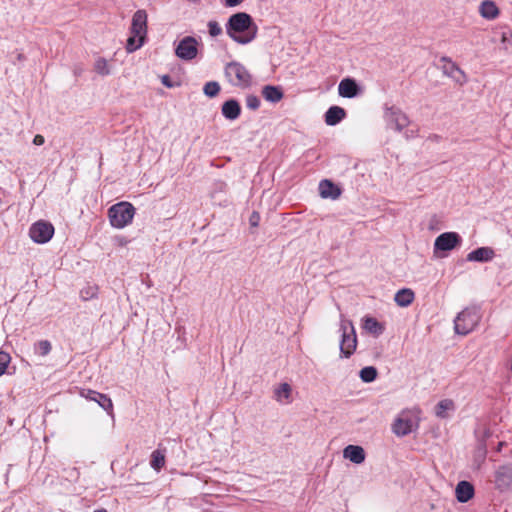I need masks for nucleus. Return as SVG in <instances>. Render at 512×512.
<instances>
[{
    "instance_id": "1",
    "label": "nucleus",
    "mask_w": 512,
    "mask_h": 512,
    "mask_svg": "<svg viewBox=\"0 0 512 512\" xmlns=\"http://www.w3.org/2000/svg\"><path fill=\"white\" fill-rule=\"evenodd\" d=\"M228 36L239 44H248L257 34V26L252 17L245 12H238L230 16L226 24Z\"/></svg>"
},
{
    "instance_id": "2",
    "label": "nucleus",
    "mask_w": 512,
    "mask_h": 512,
    "mask_svg": "<svg viewBox=\"0 0 512 512\" xmlns=\"http://www.w3.org/2000/svg\"><path fill=\"white\" fill-rule=\"evenodd\" d=\"M339 331L341 332L340 357L350 358L356 351L358 341L353 322L346 319L343 314L340 315Z\"/></svg>"
},
{
    "instance_id": "3",
    "label": "nucleus",
    "mask_w": 512,
    "mask_h": 512,
    "mask_svg": "<svg viewBox=\"0 0 512 512\" xmlns=\"http://www.w3.org/2000/svg\"><path fill=\"white\" fill-rule=\"evenodd\" d=\"M224 74L227 81L234 87L246 89L252 85V75L248 69L237 61L226 64Z\"/></svg>"
},
{
    "instance_id": "4",
    "label": "nucleus",
    "mask_w": 512,
    "mask_h": 512,
    "mask_svg": "<svg viewBox=\"0 0 512 512\" xmlns=\"http://www.w3.org/2000/svg\"><path fill=\"white\" fill-rule=\"evenodd\" d=\"M135 215V208L129 202H119L108 209V217L112 227L122 229L129 225Z\"/></svg>"
},
{
    "instance_id": "5",
    "label": "nucleus",
    "mask_w": 512,
    "mask_h": 512,
    "mask_svg": "<svg viewBox=\"0 0 512 512\" xmlns=\"http://www.w3.org/2000/svg\"><path fill=\"white\" fill-rule=\"evenodd\" d=\"M480 320L476 308H466L454 320V329L457 334L467 335L477 326Z\"/></svg>"
},
{
    "instance_id": "6",
    "label": "nucleus",
    "mask_w": 512,
    "mask_h": 512,
    "mask_svg": "<svg viewBox=\"0 0 512 512\" xmlns=\"http://www.w3.org/2000/svg\"><path fill=\"white\" fill-rule=\"evenodd\" d=\"M418 420L410 412H402L394 421L392 431L399 437L406 436L418 428Z\"/></svg>"
},
{
    "instance_id": "7",
    "label": "nucleus",
    "mask_w": 512,
    "mask_h": 512,
    "mask_svg": "<svg viewBox=\"0 0 512 512\" xmlns=\"http://www.w3.org/2000/svg\"><path fill=\"white\" fill-rule=\"evenodd\" d=\"M54 235V227L46 221H38L29 229L30 238L38 244L47 243Z\"/></svg>"
},
{
    "instance_id": "8",
    "label": "nucleus",
    "mask_w": 512,
    "mask_h": 512,
    "mask_svg": "<svg viewBox=\"0 0 512 512\" xmlns=\"http://www.w3.org/2000/svg\"><path fill=\"white\" fill-rule=\"evenodd\" d=\"M175 54L181 60H193L198 54V41L192 36L184 37L176 46Z\"/></svg>"
},
{
    "instance_id": "9",
    "label": "nucleus",
    "mask_w": 512,
    "mask_h": 512,
    "mask_svg": "<svg viewBox=\"0 0 512 512\" xmlns=\"http://www.w3.org/2000/svg\"><path fill=\"white\" fill-rule=\"evenodd\" d=\"M384 117L387 125L399 132L409 125V119L407 115L401 109L395 106L386 108Z\"/></svg>"
},
{
    "instance_id": "10",
    "label": "nucleus",
    "mask_w": 512,
    "mask_h": 512,
    "mask_svg": "<svg viewBox=\"0 0 512 512\" xmlns=\"http://www.w3.org/2000/svg\"><path fill=\"white\" fill-rule=\"evenodd\" d=\"M462 242L461 236L456 232H444L434 242V252L451 251Z\"/></svg>"
},
{
    "instance_id": "11",
    "label": "nucleus",
    "mask_w": 512,
    "mask_h": 512,
    "mask_svg": "<svg viewBox=\"0 0 512 512\" xmlns=\"http://www.w3.org/2000/svg\"><path fill=\"white\" fill-rule=\"evenodd\" d=\"M130 33L138 37L146 38L147 13L145 10H137L134 13L132 17Z\"/></svg>"
},
{
    "instance_id": "12",
    "label": "nucleus",
    "mask_w": 512,
    "mask_h": 512,
    "mask_svg": "<svg viewBox=\"0 0 512 512\" xmlns=\"http://www.w3.org/2000/svg\"><path fill=\"white\" fill-rule=\"evenodd\" d=\"M442 62H445L443 66V72L445 75L451 77L455 82L463 85L467 81V76L464 71L451 59L443 57Z\"/></svg>"
},
{
    "instance_id": "13",
    "label": "nucleus",
    "mask_w": 512,
    "mask_h": 512,
    "mask_svg": "<svg viewBox=\"0 0 512 512\" xmlns=\"http://www.w3.org/2000/svg\"><path fill=\"white\" fill-rule=\"evenodd\" d=\"M475 495L474 486L468 481H460L455 487V496L458 502L466 503Z\"/></svg>"
},
{
    "instance_id": "14",
    "label": "nucleus",
    "mask_w": 512,
    "mask_h": 512,
    "mask_svg": "<svg viewBox=\"0 0 512 512\" xmlns=\"http://www.w3.org/2000/svg\"><path fill=\"white\" fill-rule=\"evenodd\" d=\"M359 86L352 78H345L338 85V93L345 98H353L359 94Z\"/></svg>"
},
{
    "instance_id": "15",
    "label": "nucleus",
    "mask_w": 512,
    "mask_h": 512,
    "mask_svg": "<svg viewBox=\"0 0 512 512\" xmlns=\"http://www.w3.org/2000/svg\"><path fill=\"white\" fill-rule=\"evenodd\" d=\"M495 482L500 489L508 488L512 484V466L499 467L495 473Z\"/></svg>"
},
{
    "instance_id": "16",
    "label": "nucleus",
    "mask_w": 512,
    "mask_h": 512,
    "mask_svg": "<svg viewBox=\"0 0 512 512\" xmlns=\"http://www.w3.org/2000/svg\"><path fill=\"white\" fill-rule=\"evenodd\" d=\"M495 256V252L490 247L477 248L467 255V261L469 262H489Z\"/></svg>"
},
{
    "instance_id": "17",
    "label": "nucleus",
    "mask_w": 512,
    "mask_h": 512,
    "mask_svg": "<svg viewBox=\"0 0 512 512\" xmlns=\"http://www.w3.org/2000/svg\"><path fill=\"white\" fill-rule=\"evenodd\" d=\"M319 194L324 199H337L341 194V190L333 182L325 179L319 183Z\"/></svg>"
},
{
    "instance_id": "18",
    "label": "nucleus",
    "mask_w": 512,
    "mask_h": 512,
    "mask_svg": "<svg viewBox=\"0 0 512 512\" xmlns=\"http://www.w3.org/2000/svg\"><path fill=\"white\" fill-rule=\"evenodd\" d=\"M343 456L355 464H361L365 460V451L361 446L348 445L343 451Z\"/></svg>"
},
{
    "instance_id": "19",
    "label": "nucleus",
    "mask_w": 512,
    "mask_h": 512,
    "mask_svg": "<svg viewBox=\"0 0 512 512\" xmlns=\"http://www.w3.org/2000/svg\"><path fill=\"white\" fill-rule=\"evenodd\" d=\"M223 116L228 120H235L240 116L241 107L235 99L227 100L221 108Z\"/></svg>"
},
{
    "instance_id": "20",
    "label": "nucleus",
    "mask_w": 512,
    "mask_h": 512,
    "mask_svg": "<svg viewBox=\"0 0 512 512\" xmlns=\"http://www.w3.org/2000/svg\"><path fill=\"white\" fill-rule=\"evenodd\" d=\"M346 116V112L342 107L332 106L325 113V122L327 125L334 126L341 122Z\"/></svg>"
},
{
    "instance_id": "21",
    "label": "nucleus",
    "mask_w": 512,
    "mask_h": 512,
    "mask_svg": "<svg viewBox=\"0 0 512 512\" xmlns=\"http://www.w3.org/2000/svg\"><path fill=\"white\" fill-rule=\"evenodd\" d=\"M479 13L483 18L487 20H493L499 15V9L495 2L491 0H485L479 6Z\"/></svg>"
},
{
    "instance_id": "22",
    "label": "nucleus",
    "mask_w": 512,
    "mask_h": 512,
    "mask_svg": "<svg viewBox=\"0 0 512 512\" xmlns=\"http://www.w3.org/2000/svg\"><path fill=\"white\" fill-rule=\"evenodd\" d=\"M292 388L288 383H282L274 389V398L281 404H289L291 400Z\"/></svg>"
},
{
    "instance_id": "23",
    "label": "nucleus",
    "mask_w": 512,
    "mask_h": 512,
    "mask_svg": "<svg viewBox=\"0 0 512 512\" xmlns=\"http://www.w3.org/2000/svg\"><path fill=\"white\" fill-rule=\"evenodd\" d=\"M363 328L375 337L384 332V326L377 319L368 316L363 318Z\"/></svg>"
},
{
    "instance_id": "24",
    "label": "nucleus",
    "mask_w": 512,
    "mask_h": 512,
    "mask_svg": "<svg viewBox=\"0 0 512 512\" xmlns=\"http://www.w3.org/2000/svg\"><path fill=\"white\" fill-rule=\"evenodd\" d=\"M415 298L414 292L409 288L399 290L394 297L396 304L400 307L409 306Z\"/></svg>"
},
{
    "instance_id": "25",
    "label": "nucleus",
    "mask_w": 512,
    "mask_h": 512,
    "mask_svg": "<svg viewBox=\"0 0 512 512\" xmlns=\"http://www.w3.org/2000/svg\"><path fill=\"white\" fill-rule=\"evenodd\" d=\"M263 97L272 103H277L283 98V92L279 87L276 86H265L262 90Z\"/></svg>"
},
{
    "instance_id": "26",
    "label": "nucleus",
    "mask_w": 512,
    "mask_h": 512,
    "mask_svg": "<svg viewBox=\"0 0 512 512\" xmlns=\"http://www.w3.org/2000/svg\"><path fill=\"white\" fill-rule=\"evenodd\" d=\"M455 404L451 399L441 400L435 407V414L437 417L445 419L448 417L447 412L453 411Z\"/></svg>"
},
{
    "instance_id": "27",
    "label": "nucleus",
    "mask_w": 512,
    "mask_h": 512,
    "mask_svg": "<svg viewBox=\"0 0 512 512\" xmlns=\"http://www.w3.org/2000/svg\"><path fill=\"white\" fill-rule=\"evenodd\" d=\"M96 397L95 402L99 404L105 411H107L110 415L113 413V403L112 400L106 395L102 393H90Z\"/></svg>"
},
{
    "instance_id": "28",
    "label": "nucleus",
    "mask_w": 512,
    "mask_h": 512,
    "mask_svg": "<svg viewBox=\"0 0 512 512\" xmlns=\"http://www.w3.org/2000/svg\"><path fill=\"white\" fill-rule=\"evenodd\" d=\"M150 465L154 470L160 471L165 465V454L160 450L153 451L151 454Z\"/></svg>"
},
{
    "instance_id": "29",
    "label": "nucleus",
    "mask_w": 512,
    "mask_h": 512,
    "mask_svg": "<svg viewBox=\"0 0 512 512\" xmlns=\"http://www.w3.org/2000/svg\"><path fill=\"white\" fill-rule=\"evenodd\" d=\"M377 369L373 366H367L360 370V379L365 383H371L377 378Z\"/></svg>"
},
{
    "instance_id": "30",
    "label": "nucleus",
    "mask_w": 512,
    "mask_h": 512,
    "mask_svg": "<svg viewBox=\"0 0 512 512\" xmlns=\"http://www.w3.org/2000/svg\"><path fill=\"white\" fill-rule=\"evenodd\" d=\"M145 38L135 36L131 34V36L127 39L126 50L128 53H132L143 46Z\"/></svg>"
},
{
    "instance_id": "31",
    "label": "nucleus",
    "mask_w": 512,
    "mask_h": 512,
    "mask_svg": "<svg viewBox=\"0 0 512 512\" xmlns=\"http://www.w3.org/2000/svg\"><path fill=\"white\" fill-rule=\"evenodd\" d=\"M94 70L102 76H106V75L110 74V68H109L108 62L105 58H102V57L98 58L95 61Z\"/></svg>"
},
{
    "instance_id": "32",
    "label": "nucleus",
    "mask_w": 512,
    "mask_h": 512,
    "mask_svg": "<svg viewBox=\"0 0 512 512\" xmlns=\"http://www.w3.org/2000/svg\"><path fill=\"white\" fill-rule=\"evenodd\" d=\"M203 92L210 98L215 97L220 92V85L216 81L207 82L203 87Z\"/></svg>"
},
{
    "instance_id": "33",
    "label": "nucleus",
    "mask_w": 512,
    "mask_h": 512,
    "mask_svg": "<svg viewBox=\"0 0 512 512\" xmlns=\"http://www.w3.org/2000/svg\"><path fill=\"white\" fill-rule=\"evenodd\" d=\"M36 352L41 356H46L50 353L52 347L48 340H41L36 344Z\"/></svg>"
},
{
    "instance_id": "34",
    "label": "nucleus",
    "mask_w": 512,
    "mask_h": 512,
    "mask_svg": "<svg viewBox=\"0 0 512 512\" xmlns=\"http://www.w3.org/2000/svg\"><path fill=\"white\" fill-rule=\"evenodd\" d=\"M11 361V357L7 352L0 351V376H2L7 369L8 364Z\"/></svg>"
},
{
    "instance_id": "35",
    "label": "nucleus",
    "mask_w": 512,
    "mask_h": 512,
    "mask_svg": "<svg viewBox=\"0 0 512 512\" xmlns=\"http://www.w3.org/2000/svg\"><path fill=\"white\" fill-rule=\"evenodd\" d=\"M97 294V288L95 286H88L80 291L81 298L83 300H89L95 297Z\"/></svg>"
},
{
    "instance_id": "36",
    "label": "nucleus",
    "mask_w": 512,
    "mask_h": 512,
    "mask_svg": "<svg viewBox=\"0 0 512 512\" xmlns=\"http://www.w3.org/2000/svg\"><path fill=\"white\" fill-rule=\"evenodd\" d=\"M246 106L248 109L257 110L260 106V99L256 95H248L246 97Z\"/></svg>"
},
{
    "instance_id": "37",
    "label": "nucleus",
    "mask_w": 512,
    "mask_h": 512,
    "mask_svg": "<svg viewBox=\"0 0 512 512\" xmlns=\"http://www.w3.org/2000/svg\"><path fill=\"white\" fill-rule=\"evenodd\" d=\"M208 31L212 37L219 36L222 33V28L216 21L208 22Z\"/></svg>"
},
{
    "instance_id": "38",
    "label": "nucleus",
    "mask_w": 512,
    "mask_h": 512,
    "mask_svg": "<svg viewBox=\"0 0 512 512\" xmlns=\"http://www.w3.org/2000/svg\"><path fill=\"white\" fill-rule=\"evenodd\" d=\"M260 222V215L258 212L254 211L249 217V223L252 227H257Z\"/></svg>"
},
{
    "instance_id": "39",
    "label": "nucleus",
    "mask_w": 512,
    "mask_h": 512,
    "mask_svg": "<svg viewBox=\"0 0 512 512\" xmlns=\"http://www.w3.org/2000/svg\"><path fill=\"white\" fill-rule=\"evenodd\" d=\"M90 393H97V392H96V391H94V390H86V391H83V392L81 393V395H82L83 397H85L86 399H88V400L95 401V400H96V397H95L94 395H91Z\"/></svg>"
},
{
    "instance_id": "40",
    "label": "nucleus",
    "mask_w": 512,
    "mask_h": 512,
    "mask_svg": "<svg viewBox=\"0 0 512 512\" xmlns=\"http://www.w3.org/2000/svg\"><path fill=\"white\" fill-rule=\"evenodd\" d=\"M44 142H45V139L40 134L35 135L34 138H33V144L36 145V146L43 145Z\"/></svg>"
},
{
    "instance_id": "41",
    "label": "nucleus",
    "mask_w": 512,
    "mask_h": 512,
    "mask_svg": "<svg viewBox=\"0 0 512 512\" xmlns=\"http://www.w3.org/2000/svg\"><path fill=\"white\" fill-rule=\"evenodd\" d=\"M243 2V0H225V6L226 7H235L240 5Z\"/></svg>"
},
{
    "instance_id": "42",
    "label": "nucleus",
    "mask_w": 512,
    "mask_h": 512,
    "mask_svg": "<svg viewBox=\"0 0 512 512\" xmlns=\"http://www.w3.org/2000/svg\"><path fill=\"white\" fill-rule=\"evenodd\" d=\"M512 36V34L508 33V32H503L502 35H501V41L502 43H506V42H509L510 41V37Z\"/></svg>"
},
{
    "instance_id": "43",
    "label": "nucleus",
    "mask_w": 512,
    "mask_h": 512,
    "mask_svg": "<svg viewBox=\"0 0 512 512\" xmlns=\"http://www.w3.org/2000/svg\"><path fill=\"white\" fill-rule=\"evenodd\" d=\"M162 83L166 86V87H172V84L170 83V80H169V76L165 75L162 77Z\"/></svg>"
},
{
    "instance_id": "44",
    "label": "nucleus",
    "mask_w": 512,
    "mask_h": 512,
    "mask_svg": "<svg viewBox=\"0 0 512 512\" xmlns=\"http://www.w3.org/2000/svg\"><path fill=\"white\" fill-rule=\"evenodd\" d=\"M94 512H107L106 509H98V510H95Z\"/></svg>"
}]
</instances>
